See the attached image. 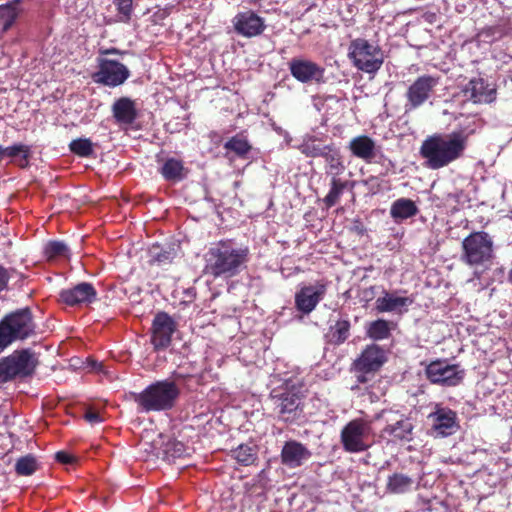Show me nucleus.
I'll return each mask as SVG.
<instances>
[{"label":"nucleus","mask_w":512,"mask_h":512,"mask_svg":"<svg viewBox=\"0 0 512 512\" xmlns=\"http://www.w3.org/2000/svg\"><path fill=\"white\" fill-rule=\"evenodd\" d=\"M232 23L236 33L247 38L262 34L266 28L264 19L252 10L239 12Z\"/></svg>","instance_id":"obj_18"},{"label":"nucleus","mask_w":512,"mask_h":512,"mask_svg":"<svg viewBox=\"0 0 512 512\" xmlns=\"http://www.w3.org/2000/svg\"><path fill=\"white\" fill-rule=\"evenodd\" d=\"M180 396V388L171 380H160L148 385L134 396L140 411L162 412L172 409Z\"/></svg>","instance_id":"obj_3"},{"label":"nucleus","mask_w":512,"mask_h":512,"mask_svg":"<svg viewBox=\"0 0 512 512\" xmlns=\"http://www.w3.org/2000/svg\"><path fill=\"white\" fill-rule=\"evenodd\" d=\"M284 385L283 391L273 390L270 397L279 417L284 421H292L302 404L303 386L293 379L285 380Z\"/></svg>","instance_id":"obj_6"},{"label":"nucleus","mask_w":512,"mask_h":512,"mask_svg":"<svg viewBox=\"0 0 512 512\" xmlns=\"http://www.w3.org/2000/svg\"><path fill=\"white\" fill-rule=\"evenodd\" d=\"M31 152V146L23 143H15L11 146L4 147V158L9 157L14 159L21 168H26L29 165Z\"/></svg>","instance_id":"obj_30"},{"label":"nucleus","mask_w":512,"mask_h":512,"mask_svg":"<svg viewBox=\"0 0 512 512\" xmlns=\"http://www.w3.org/2000/svg\"><path fill=\"white\" fill-rule=\"evenodd\" d=\"M112 112L116 121L121 124H131L137 116L135 103L128 97L116 100L112 106Z\"/></svg>","instance_id":"obj_26"},{"label":"nucleus","mask_w":512,"mask_h":512,"mask_svg":"<svg viewBox=\"0 0 512 512\" xmlns=\"http://www.w3.org/2000/svg\"><path fill=\"white\" fill-rule=\"evenodd\" d=\"M473 132L474 130H461L429 136L420 148L426 167L437 170L462 157L467 147L468 136Z\"/></svg>","instance_id":"obj_1"},{"label":"nucleus","mask_w":512,"mask_h":512,"mask_svg":"<svg viewBox=\"0 0 512 512\" xmlns=\"http://www.w3.org/2000/svg\"><path fill=\"white\" fill-rule=\"evenodd\" d=\"M160 172L167 181L177 182L185 177L182 161L175 158L167 159L162 165Z\"/></svg>","instance_id":"obj_32"},{"label":"nucleus","mask_w":512,"mask_h":512,"mask_svg":"<svg viewBox=\"0 0 512 512\" xmlns=\"http://www.w3.org/2000/svg\"><path fill=\"white\" fill-rule=\"evenodd\" d=\"M346 188V182L341 181L340 178L331 179L330 190L324 198V203L327 207H333L339 200L341 194Z\"/></svg>","instance_id":"obj_39"},{"label":"nucleus","mask_w":512,"mask_h":512,"mask_svg":"<svg viewBox=\"0 0 512 512\" xmlns=\"http://www.w3.org/2000/svg\"><path fill=\"white\" fill-rule=\"evenodd\" d=\"M59 295L61 301L69 306L89 305L97 299L94 286L88 282H81L72 288L63 289Z\"/></svg>","instance_id":"obj_19"},{"label":"nucleus","mask_w":512,"mask_h":512,"mask_svg":"<svg viewBox=\"0 0 512 512\" xmlns=\"http://www.w3.org/2000/svg\"><path fill=\"white\" fill-rule=\"evenodd\" d=\"M69 147L73 153L82 157H87L93 152L92 143L88 139L73 140Z\"/></svg>","instance_id":"obj_42"},{"label":"nucleus","mask_w":512,"mask_h":512,"mask_svg":"<svg viewBox=\"0 0 512 512\" xmlns=\"http://www.w3.org/2000/svg\"><path fill=\"white\" fill-rule=\"evenodd\" d=\"M9 278L8 271L0 265V292L6 289Z\"/></svg>","instance_id":"obj_45"},{"label":"nucleus","mask_w":512,"mask_h":512,"mask_svg":"<svg viewBox=\"0 0 512 512\" xmlns=\"http://www.w3.org/2000/svg\"><path fill=\"white\" fill-rule=\"evenodd\" d=\"M159 438V441H154V450L157 457L172 462L185 454L186 448L182 442L175 439L164 441L162 435H159Z\"/></svg>","instance_id":"obj_25"},{"label":"nucleus","mask_w":512,"mask_h":512,"mask_svg":"<svg viewBox=\"0 0 512 512\" xmlns=\"http://www.w3.org/2000/svg\"><path fill=\"white\" fill-rule=\"evenodd\" d=\"M36 365L37 357L30 349L14 351L0 359V384L32 375Z\"/></svg>","instance_id":"obj_8"},{"label":"nucleus","mask_w":512,"mask_h":512,"mask_svg":"<svg viewBox=\"0 0 512 512\" xmlns=\"http://www.w3.org/2000/svg\"><path fill=\"white\" fill-rule=\"evenodd\" d=\"M413 298L398 296L396 293L384 292L383 296L376 299V310L380 313L389 312L403 314L413 303Z\"/></svg>","instance_id":"obj_23"},{"label":"nucleus","mask_w":512,"mask_h":512,"mask_svg":"<svg viewBox=\"0 0 512 512\" xmlns=\"http://www.w3.org/2000/svg\"><path fill=\"white\" fill-rule=\"evenodd\" d=\"M84 418L87 422H89L92 425L98 424L103 421L101 415L98 412L93 411V410H88L85 413Z\"/></svg>","instance_id":"obj_44"},{"label":"nucleus","mask_w":512,"mask_h":512,"mask_svg":"<svg viewBox=\"0 0 512 512\" xmlns=\"http://www.w3.org/2000/svg\"><path fill=\"white\" fill-rule=\"evenodd\" d=\"M372 421L354 419L348 422L341 430V443L345 451L360 453L368 450L373 440Z\"/></svg>","instance_id":"obj_7"},{"label":"nucleus","mask_w":512,"mask_h":512,"mask_svg":"<svg viewBox=\"0 0 512 512\" xmlns=\"http://www.w3.org/2000/svg\"><path fill=\"white\" fill-rule=\"evenodd\" d=\"M326 291L327 285L322 281L301 286L295 293V307L304 314L311 313L324 298Z\"/></svg>","instance_id":"obj_16"},{"label":"nucleus","mask_w":512,"mask_h":512,"mask_svg":"<svg viewBox=\"0 0 512 512\" xmlns=\"http://www.w3.org/2000/svg\"><path fill=\"white\" fill-rule=\"evenodd\" d=\"M427 419L434 437H448L459 428L456 412L439 404L435 405L434 411L428 414Z\"/></svg>","instance_id":"obj_13"},{"label":"nucleus","mask_w":512,"mask_h":512,"mask_svg":"<svg viewBox=\"0 0 512 512\" xmlns=\"http://www.w3.org/2000/svg\"><path fill=\"white\" fill-rule=\"evenodd\" d=\"M323 158L325 160L326 174L330 176L331 179H333V177L339 178L346 170L342 155L338 149L331 146Z\"/></svg>","instance_id":"obj_29"},{"label":"nucleus","mask_w":512,"mask_h":512,"mask_svg":"<svg viewBox=\"0 0 512 512\" xmlns=\"http://www.w3.org/2000/svg\"><path fill=\"white\" fill-rule=\"evenodd\" d=\"M114 2L118 8L119 14L121 15V21H129L132 12V0H115Z\"/></svg>","instance_id":"obj_43"},{"label":"nucleus","mask_w":512,"mask_h":512,"mask_svg":"<svg viewBox=\"0 0 512 512\" xmlns=\"http://www.w3.org/2000/svg\"><path fill=\"white\" fill-rule=\"evenodd\" d=\"M438 84L439 77L432 75H422L418 77L409 86L406 92V110H413L424 104V102L429 99L430 94Z\"/></svg>","instance_id":"obj_15"},{"label":"nucleus","mask_w":512,"mask_h":512,"mask_svg":"<svg viewBox=\"0 0 512 512\" xmlns=\"http://www.w3.org/2000/svg\"><path fill=\"white\" fill-rule=\"evenodd\" d=\"M248 260L247 247L237 246L231 241H220L205 254L204 271L213 278H230L239 274Z\"/></svg>","instance_id":"obj_2"},{"label":"nucleus","mask_w":512,"mask_h":512,"mask_svg":"<svg viewBox=\"0 0 512 512\" xmlns=\"http://www.w3.org/2000/svg\"><path fill=\"white\" fill-rule=\"evenodd\" d=\"M130 77L129 69L122 63L107 59H98V71L92 76L94 82L109 87H117Z\"/></svg>","instance_id":"obj_10"},{"label":"nucleus","mask_w":512,"mask_h":512,"mask_svg":"<svg viewBox=\"0 0 512 512\" xmlns=\"http://www.w3.org/2000/svg\"><path fill=\"white\" fill-rule=\"evenodd\" d=\"M461 261L469 266H485L493 259V240L484 232H473L462 241Z\"/></svg>","instance_id":"obj_5"},{"label":"nucleus","mask_w":512,"mask_h":512,"mask_svg":"<svg viewBox=\"0 0 512 512\" xmlns=\"http://www.w3.org/2000/svg\"><path fill=\"white\" fill-rule=\"evenodd\" d=\"M351 324L348 319H339L330 326L329 338L330 343L340 345L344 343L350 336Z\"/></svg>","instance_id":"obj_33"},{"label":"nucleus","mask_w":512,"mask_h":512,"mask_svg":"<svg viewBox=\"0 0 512 512\" xmlns=\"http://www.w3.org/2000/svg\"><path fill=\"white\" fill-rule=\"evenodd\" d=\"M508 278H509V281L512 283V269L509 272Z\"/></svg>","instance_id":"obj_49"},{"label":"nucleus","mask_w":512,"mask_h":512,"mask_svg":"<svg viewBox=\"0 0 512 512\" xmlns=\"http://www.w3.org/2000/svg\"><path fill=\"white\" fill-rule=\"evenodd\" d=\"M38 469L37 459L33 455L19 458L15 464V471L21 476H30Z\"/></svg>","instance_id":"obj_40"},{"label":"nucleus","mask_w":512,"mask_h":512,"mask_svg":"<svg viewBox=\"0 0 512 512\" xmlns=\"http://www.w3.org/2000/svg\"><path fill=\"white\" fill-rule=\"evenodd\" d=\"M330 145H321L316 143L312 138L304 139L303 142L297 147L298 150L307 157H324L330 149Z\"/></svg>","instance_id":"obj_34"},{"label":"nucleus","mask_w":512,"mask_h":512,"mask_svg":"<svg viewBox=\"0 0 512 512\" xmlns=\"http://www.w3.org/2000/svg\"><path fill=\"white\" fill-rule=\"evenodd\" d=\"M464 96L474 103H491L496 98V90L489 88L481 78L471 79L463 89Z\"/></svg>","instance_id":"obj_24"},{"label":"nucleus","mask_w":512,"mask_h":512,"mask_svg":"<svg viewBox=\"0 0 512 512\" xmlns=\"http://www.w3.org/2000/svg\"><path fill=\"white\" fill-rule=\"evenodd\" d=\"M288 68L298 82L303 84H324L325 68L318 63L306 58H293L288 63Z\"/></svg>","instance_id":"obj_11"},{"label":"nucleus","mask_w":512,"mask_h":512,"mask_svg":"<svg viewBox=\"0 0 512 512\" xmlns=\"http://www.w3.org/2000/svg\"><path fill=\"white\" fill-rule=\"evenodd\" d=\"M56 459L61 463H70L72 461V457L63 451L56 454Z\"/></svg>","instance_id":"obj_47"},{"label":"nucleus","mask_w":512,"mask_h":512,"mask_svg":"<svg viewBox=\"0 0 512 512\" xmlns=\"http://www.w3.org/2000/svg\"><path fill=\"white\" fill-rule=\"evenodd\" d=\"M348 56L357 69L366 73L378 71L384 61L380 47L364 38L351 41Z\"/></svg>","instance_id":"obj_9"},{"label":"nucleus","mask_w":512,"mask_h":512,"mask_svg":"<svg viewBox=\"0 0 512 512\" xmlns=\"http://www.w3.org/2000/svg\"><path fill=\"white\" fill-rule=\"evenodd\" d=\"M20 0L0 5V26L2 31L9 30L16 21L20 9Z\"/></svg>","instance_id":"obj_31"},{"label":"nucleus","mask_w":512,"mask_h":512,"mask_svg":"<svg viewBox=\"0 0 512 512\" xmlns=\"http://www.w3.org/2000/svg\"><path fill=\"white\" fill-rule=\"evenodd\" d=\"M45 256L49 260L68 259L70 257V249L63 241H50L44 247Z\"/></svg>","instance_id":"obj_36"},{"label":"nucleus","mask_w":512,"mask_h":512,"mask_svg":"<svg viewBox=\"0 0 512 512\" xmlns=\"http://www.w3.org/2000/svg\"><path fill=\"white\" fill-rule=\"evenodd\" d=\"M280 456L284 466L295 469L309 461L312 453L301 442L289 440L283 445Z\"/></svg>","instance_id":"obj_20"},{"label":"nucleus","mask_w":512,"mask_h":512,"mask_svg":"<svg viewBox=\"0 0 512 512\" xmlns=\"http://www.w3.org/2000/svg\"><path fill=\"white\" fill-rule=\"evenodd\" d=\"M149 257L151 263L158 265H166L172 262L175 257V251L173 248H163L160 245H153L149 249Z\"/></svg>","instance_id":"obj_35"},{"label":"nucleus","mask_w":512,"mask_h":512,"mask_svg":"<svg viewBox=\"0 0 512 512\" xmlns=\"http://www.w3.org/2000/svg\"><path fill=\"white\" fill-rule=\"evenodd\" d=\"M386 416L387 425L383 429V433L401 441L410 442L414 437V423L411 418H408L398 412L382 411L377 414L375 419H380Z\"/></svg>","instance_id":"obj_14"},{"label":"nucleus","mask_w":512,"mask_h":512,"mask_svg":"<svg viewBox=\"0 0 512 512\" xmlns=\"http://www.w3.org/2000/svg\"><path fill=\"white\" fill-rule=\"evenodd\" d=\"M224 148L234 152L241 158H245L252 147L244 137L234 136L225 142Z\"/></svg>","instance_id":"obj_38"},{"label":"nucleus","mask_w":512,"mask_h":512,"mask_svg":"<svg viewBox=\"0 0 512 512\" xmlns=\"http://www.w3.org/2000/svg\"><path fill=\"white\" fill-rule=\"evenodd\" d=\"M415 486V480L404 473H393L387 479L386 489L392 494L410 492Z\"/></svg>","instance_id":"obj_28"},{"label":"nucleus","mask_w":512,"mask_h":512,"mask_svg":"<svg viewBox=\"0 0 512 512\" xmlns=\"http://www.w3.org/2000/svg\"><path fill=\"white\" fill-rule=\"evenodd\" d=\"M35 328L29 308L18 309L4 316L0 320V353L13 342L32 336Z\"/></svg>","instance_id":"obj_4"},{"label":"nucleus","mask_w":512,"mask_h":512,"mask_svg":"<svg viewBox=\"0 0 512 512\" xmlns=\"http://www.w3.org/2000/svg\"><path fill=\"white\" fill-rule=\"evenodd\" d=\"M105 53L109 54V53H117V51L115 49H111V50H107Z\"/></svg>","instance_id":"obj_48"},{"label":"nucleus","mask_w":512,"mask_h":512,"mask_svg":"<svg viewBox=\"0 0 512 512\" xmlns=\"http://www.w3.org/2000/svg\"><path fill=\"white\" fill-rule=\"evenodd\" d=\"M176 330V323L171 316L165 312L156 314L152 323L151 343L156 350L167 348Z\"/></svg>","instance_id":"obj_17"},{"label":"nucleus","mask_w":512,"mask_h":512,"mask_svg":"<svg viewBox=\"0 0 512 512\" xmlns=\"http://www.w3.org/2000/svg\"><path fill=\"white\" fill-rule=\"evenodd\" d=\"M418 211L414 201L408 198H399L391 204L390 216L396 223H400L415 216Z\"/></svg>","instance_id":"obj_27"},{"label":"nucleus","mask_w":512,"mask_h":512,"mask_svg":"<svg viewBox=\"0 0 512 512\" xmlns=\"http://www.w3.org/2000/svg\"><path fill=\"white\" fill-rule=\"evenodd\" d=\"M426 376L433 384L457 386L464 378L465 372L456 364L446 361H434L426 367Z\"/></svg>","instance_id":"obj_12"},{"label":"nucleus","mask_w":512,"mask_h":512,"mask_svg":"<svg viewBox=\"0 0 512 512\" xmlns=\"http://www.w3.org/2000/svg\"><path fill=\"white\" fill-rule=\"evenodd\" d=\"M352 155L362 159L366 163L378 162L384 157L376 146L375 141L367 135H359L352 138L348 145Z\"/></svg>","instance_id":"obj_21"},{"label":"nucleus","mask_w":512,"mask_h":512,"mask_svg":"<svg viewBox=\"0 0 512 512\" xmlns=\"http://www.w3.org/2000/svg\"><path fill=\"white\" fill-rule=\"evenodd\" d=\"M372 372L355 371V376L358 383H366L369 381L368 375Z\"/></svg>","instance_id":"obj_46"},{"label":"nucleus","mask_w":512,"mask_h":512,"mask_svg":"<svg viewBox=\"0 0 512 512\" xmlns=\"http://www.w3.org/2000/svg\"><path fill=\"white\" fill-rule=\"evenodd\" d=\"M367 333L369 337L375 340H383L389 337L390 328L387 321L378 319L370 323Z\"/></svg>","instance_id":"obj_41"},{"label":"nucleus","mask_w":512,"mask_h":512,"mask_svg":"<svg viewBox=\"0 0 512 512\" xmlns=\"http://www.w3.org/2000/svg\"><path fill=\"white\" fill-rule=\"evenodd\" d=\"M232 453L236 461L244 466L252 465L257 459L255 448L249 445L242 444L233 450Z\"/></svg>","instance_id":"obj_37"},{"label":"nucleus","mask_w":512,"mask_h":512,"mask_svg":"<svg viewBox=\"0 0 512 512\" xmlns=\"http://www.w3.org/2000/svg\"><path fill=\"white\" fill-rule=\"evenodd\" d=\"M386 360L385 352L377 345L367 346L354 361V371L376 372Z\"/></svg>","instance_id":"obj_22"}]
</instances>
